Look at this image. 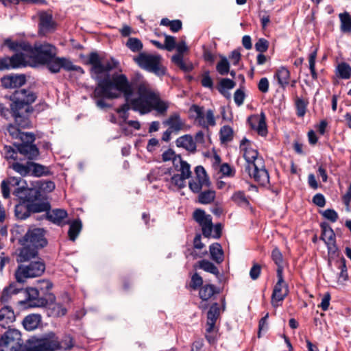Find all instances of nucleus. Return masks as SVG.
<instances>
[{"instance_id":"obj_13","label":"nucleus","mask_w":351,"mask_h":351,"mask_svg":"<svg viewBox=\"0 0 351 351\" xmlns=\"http://www.w3.org/2000/svg\"><path fill=\"white\" fill-rule=\"evenodd\" d=\"M277 277L278 282L274 286L271 295V304L274 306H278V302L282 301L289 293L287 285L283 279L282 269L280 267L277 269Z\"/></svg>"},{"instance_id":"obj_28","label":"nucleus","mask_w":351,"mask_h":351,"mask_svg":"<svg viewBox=\"0 0 351 351\" xmlns=\"http://www.w3.org/2000/svg\"><path fill=\"white\" fill-rule=\"evenodd\" d=\"M15 320L14 311L10 306H5L0 310V326L5 328L6 325Z\"/></svg>"},{"instance_id":"obj_46","label":"nucleus","mask_w":351,"mask_h":351,"mask_svg":"<svg viewBox=\"0 0 351 351\" xmlns=\"http://www.w3.org/2000/svg\"><path fill=\"white\" fill-rule=\"evenodd\" d=\"M181 158L180 155H176L172 149H168L162 154V160L163 162L172 161L173 167H178V159Z\"/></svg>"},{"instance_id":"obj_8","label":"nucleus","mask_w":351,"mask_h":351,"mask_svg":"<svg viewBox=\"0 0 351 351\" xmlns=\"http://www.w3.org/2000/svg\"><path fill=\"white\" fill-rule=\"evenodd\" d=\"M21 332L16 329H8L0 338L1 351H27Z\"/></svg>"},{"instance_id":"obj_55","label":"nucleus","mask_w":351,"mask_h":351,"mask_svg":"<svg viewBox=\"0 0 351 351\" xmlns=\"http://www.w3.org/2000/svg\"><path fill=\"white\" fill-rule=\"evenodd\" d=\"M236 86V83L228 78H223L219 82V91L223 95H225L226 90L232 89Z\"/></svg>"},{"instance_id":"obj_19","label":"nucleus","mask_w":351,"mask_h":351,"mask_svg":"<svg viewBox=\"0 0 351 351\" xmlns=\"http://www.w3.org/2000/svg\"><path fill=\"white\" fill-rule=\"evenodd\" d=\"M22 245L16 258L18 263L32 261V260L34 258H38V250L29 245L22 244Z\"/></svg>"},{"instance_id":"obj_39","label":"nucleus","mask_w":351,"mask_h":351,"mask_svg":"<svg viewBox=\"0 0 351 351\" xmlns=\"http://www.w3.org/2000/svg\"><path fill=\"white\" fill-rule=\"evenodd\" d=\"M199 267L206 272L214 274L216 277L219 276V271L218 268L208 260H202L198 262Z\"/></svg>"},{"instance_id":"obj_51","label":"nucleus","mask_w":351,"mask_h":351,"mask_svg":"<svg viewBox=\"0 0 351 351\" xmlns=\"http://www.w3.org/2000/svg\"><path fill=\"white\" fill-rule=\"evenodd\" d=\"M66 308L60 303H55L49 308V315L53 317L64 316L66 313Z\"/></svg>"},{"instance_id":"obj_5","label":"nucleus","mask_w":351,"mask_h":351,"mask_svg":"<svg viewBox=\"0 0 351 351\" xmlns=\"http://www.w3.org/2000/svg\"><path fill=\"white\" fill-rule=\"evenodd\" d=\"M133 60L140 68L157 76L161 77L166 75L167 69L162 65V58L160 55L140 53Z\"/></svg>"},{"instance_id":"obj_50","label":"nucleus","mask_w":351,"mask_h":351,"mask_svg":"<svg viewBox=\"0 0 351 351\" xmlns=\"http://www.w3.org/2000/svg\"><path fill=\"white\" fill-rule=\"evenodd\" d=\"M216 70L221 75H225L229 73L230 63L225 56L221 57V60L216 65Z\"/></svg>"},{"instance_id":"obj_63","label":"nucleus","mask_w":351,"mask_h":351,"mask_svg":"<svg viewBox=\"0 0 351 351\" xmlns=\"http://www.w3.org/2000/svg\"><path fill=\"white\" fill-rule=\"evenodd\" d=\"M7 132L9 135L14 139L19 138L20 135H21V132L20 129L14 125V124H9L7 127Z\"/></svg>"},{"instance_id":"obj_42","label":"nucleus","mask_w":351,"mask_h":351,"mask_svg":"<svg viewBox=\"0 0 351 351\" xmlns=\"http://www.w3.org/2000/svg\"><path fill=\"white\" fill-rule=\"evenodd\" d=\"M233 130L229 125H224L220 129L219 136L222 143L230 142L233 139Z\"/></svg>"},{"instance_id":"obj_32","label":"nucleus","mask_w":351,"mask_h":351,"mask_svg":"<svg viewBox=\"0 0 351 351\" xmlns=\"http://www.w3.org/2000/svg\"><path fill=\"white\" fill-rule=\"evenodd\" d=\"M321 239L324 241L326 245L329 243H333L336 241L335 234L332 228L329 225L326 223H322L321 225Z\"/></svg>"},{"instance_id":"obj_47","label":"nucleus","mask_w":351,"mask_h":351,"mask_svg":"<svg viewBox=\"0 0 351 351\" xmlns=\"http://www.w3.org/2000/svg\"><path fill=\"white\" fill-rule=\"evenodd\" d=\"M61 58V69H64L68 71H77L81 73H84L83 69L80 66L73 64V62L68 58Z\"/></svg>"},{"instance_id":"obj_33","label":"nucleus","mask_w":351,"mask_h":351,"mask_svg":"<svg viewBox=\"0 0 351 351\" xmlns=\"http://www.w3.org/2000/svg\"><path fill=\"white\" fill-rule=\"evenodd\" d=\"M210 254L211 258L217 263H221L223 261V252L221 245L218 243H215L210 246Z\"/></svg>"},{"instance_id":"obj_43","label":"nucleus","mask_w":351,"mask_h":351,"mask_svg":"<svg viewBox=\"0 0 351 351\" xmlns=\"http://www.w3.org/2000/svg\"><path fill=\"white\" fill-rule=\"evenodd\" d=\"M215 198V191L213 190H206L200 192L198 195V201L203 204H208L214 201Z\"/></svg>"},{"instance_id":"obj_56","label":"nucleus","mask_w":351,"mask_h":351,"mask_svg":"<svg viewBox=\"0 0 351 351\" xmlns=\"http://www.w3.org/2000/svg\"><path fill=\"white\" fill-rule=\"evenodd\" d=\"M126 46L133 52L140 51L143 49L142 42L136 38H130L126 43Z\"/></svg>"},{"instance_id":"obj_11","label":"nucleus","mask_w":351,"mask_h":351,"mask_svg":"<svg viewBox=\"0 0 351 351\" xmlns=\"http://www.w3.org/2000/svg\"><path fill=\"white\" fill-rule=\"evenodd\" d=\"M245 169L249 176L259 184L266 186L269 183V176L263 158H259L255 163L247 165Z\"/></svg>"},{"instance_id":"obj_15","label":"nucleus","mask_w":351,"mask_h":351,"mask_svg":"<svg viewBox=\"0 0 351 351\" xmlns=\"http://www.w3.org/2000/svg\"><path fill=\"white\" fill-rule=\"evenodd\" d=\"M194 220L201 226L202 234L209 238L213 230V221L210 215H207L204 210L197 208L193 214Z\"/></svg>"},{"instance_id":"obj_58","label":"nucleus","mask_w":351,"mask_h":351,"mask_svg":"<svg viewBox=\"0 0 351 351\" xmlns=\"http://www.w3.org/2000/svg\"><path fill=\"white\" fill-rule=\"evenodd\" d=\"M317 58V49L310 53L308 56V63H309V69L311 71V73L312 77L314 80L317 78V74L315 71V60Z\"/></svg>"},{"instance_id":"obj_37","label":"nucleus","mask_w":351,"mask_h":351,"mask_svg":"<svg viewBox=\"0 0 351 351\" xmlns=\"http://www.w3.org/2000/svg\"><path fill=\"white\" fill-rule=\"evenodd\" d=\"M30 163L31 161H27L25 164L16 161L10 167L21 176H27L30 173Z\"/></svg>"},{"instance_id":"obj_62","label":"nucleus","mask_w":351,"mask_h":351,"mask_svg":"<svg viewBox=\"0 0 351 351\" xmlns=\"http://www.w3.org/2000/svg\"><path fill=\"white\" fill-rule=\"evenodd\" d=\"M203 284V279L202 278L197 274L195 273L192 277H191V287L196 290L199 287H200Z\"/></svg>"},{"instance_id":"obj_23","label":"nucleus","mask_w":351,"mask_h":351,"mask_svg":"<svg viewBox=\"0 0 351 351\" xmlns=\"http://www.w3.org/2000/svg\"><path fill=\"white\" fill-rule=\"evenodd\" d=\"M19 284L20 285H19L15 282H12L5 287L0 294V301L2 302H6L12 298V295L23 293V284Z\"/></svg>"},{"instance_id":"obj_21","label":"nucleus","mask_w":351,"mask_h":351,"mask_svg":"<svg viewBox=\"0 0 351 351\" xmlns=\"http://www.w3.org/2000/svg\"><path fill=\"white\" fill-rule=\"evenodd\" d=\"M26 82L23 75H7L1 79V86L5 88H15L21 87Z\"/></svg>"},{"instance_id":"obj_59","label":"nucleus","mask_w":351,"mask_h":351,"mask_svg":"<svg viewBox=\"0 0 351 351\" xmlns=\"http://www.w3.org/2000/svg\"><path fill=\"white\" fill-rule=\"evenodd\" d=\"M271 258L272 260L275 262V263L278 265V269L280 267L283 270L282 268V262L283 258L281 252L278 248H274L271 252Z\"/></svg>"},{"instance_id":"obj_14","label":"nucleus","mask_w":351,"mask_h":351,"mask_svg":"<svg viewBox=\"0 0 351 351\" xmlns=\"http://www.w3.org/2000/svg\"><path fill=\"white\" fill-rule=\"evenodd\" d=\"M23 294L25 296V301H21L20 303L25 304L28 307H44L48 304V300L39 296V291L34 287L23 289Z\"/></svg>"},{"instance_id":"obj_52","label":"nucleus","mask_w":351,"mask_h":351,"mask_svg":"<svg viewBox=\"0 0 351 351\" xmlns=\"http://www.w3.org/2000/svg\"><path fill=\"white\" fill-rule=\"evenodd\" d=\"M308 102L301 97H296L295 100V106L296 108V114L300 117H303L306 114Z\"/></svg>"},{"instance_id":"obj_61","label":"nucleus","mask_w":351,"mask_h":351,"mask_svg":"<svg viewBox=\"0 0 351 351\" xmlns=\"http://www.w3.org/2000/svg\"><path fill=\"white\" fill-rule=\"evenodd\" d=\"M165 44L164 47L165 49L171 51L176 47V38L175 37L169 35H165Z\"/></svg>"},{"instance_id":"obj_64","label":"nucleus","mask_w":351,"mask_h":351,"mask_svg":"<svg viewBox=\"0 0 351 351\" xmlns=\"http://www.w3.org/2000/svg\"><path fill=\"white\" fill-rule=\"evenodd\" d=\"M322 215L324 218L330 221L331 222H335L338 219V214L333 209H326L322 212Z\"/></svg>"},{"instance_id":"obj_57","label":"nucleus","mask_w":351,"mask_h":351,"mask_svg":"<svg viewBox=\"0 0 351 351\" xmlns=\"http://www.w3.org/2000/svg\"><path fill=\"white\" fill-rule=\"evenodd\" d=\"M53 287V283L49 280H40L37 281V287L39 291H41L44 295H48V292Z\"/></svg>"},{"instance_id":"obj_36","label":"nucleus","mask_w":351,"mask_h":351,"mask_svg":"<svg viewBox=\"0 0 351 351\" xmlns=\"http://www.w3.org/2000/svg\"><path fill=\"white\" fill-rule=\"evenodd\" d=\"M178 167H174L175 169L180 171L182 177L189 179L191 177L192 171L191 170L190 165L185 160H182V157L178 159Z\"/></svg>"},{"instance_id":"obj_38","label":"nucleus","mask_w":351,"mask_h":351,"mask_svg":"<svg viewBox=\"0 0 351 351\" xmlns=\"http://www.w3.org/2000/svg\"><path fill=\"white\" fill-rule=\"evenodd\" d=\"M195 180L200 182L202 184L206 185V187H209L210 182L206 173L204 168L199 165L197 166L195 169Z\"/></svg>"},{"instance_id":"obj_49","label":"nucleus","mask_w":351,"mask_h":351,"mask_svg":"<svg viewBox=\"0 0 351 351\" xmlns=\"http://www.w3.org/2000/svg\"><path fill=\"white\" fill-rule=\"evenodd\" d=\"M48 69L53 73L60 72L61 69V58L58 57L51 58L48 62H45Z\"/></svg>"},{"instance_id":"obj_4","label":"nucleus","mask_w":351,"mask_h":351,"mask_svg":"<svg viewBox=\"0 0 351 351\" xmlns=\"http://www.w3.org/2000/svg\"><path fill=\"white\" fill-rule=\"evenodd\" d=\"M73 346V340L70 337L60 340L53 332L42 335L40 337H32L27 341V351H58L70 350Z\"/></svg>"},{"instance_id":"obj_34","label":"nucleus","mask_w":351,"mask_h":351,"mask_svg":"<svg viewBox=\"0 0 351 351\" xmlns=\"http://www.w3.org/2000/svg\"><path fill=\"white\" fill-rule=\"evenodd\" d=\"M189 112L191 113H195V115L193 117L195 121L198 122V124L203 127L204 125V117H205V110L204 108L202 106H199L196 104L192 105L189 108Z\"/></svg>"},{"instance_id":"obj_60","label":"nucleus","mask_w":351,"mask_h":351,"mask_svg":"<svg viewBox=\"0 0 351 351\" xmlns=\"http://www.w3.org/2000/svg\"><path fill=\"white\" fill-rule=\"evenodd\" d=\"M38 188L37 189L40 192H51L55 189V184L52 181L39 182L38 183Z\"/></svg>"},{"instance_id":"obj_54","label":"nucleus","mask_w":351,"mask_h":351,"mask_svg":"<svg viewBox=\"0 0 351 351\" xmlns=\"http://www.w3.org/2000/svg\"><path fill=\"white\" fill-rule=\"evenodd\" d=\"M339 76L342 79H349L351 77V66L347 63H341L337 66Z\"/></svg>"},{"instance_id":"obj_31","label":"nucleus","mask_w":351,"mask_h":351,"mask_svg":"<svg viewBox=\"0 0 351 351\" xmlns=\"http://www.w3.org/2000/svg\"><path fill=\"white\" fill-rule=\"evenodd\" d=\"M275 77L277 79L279 85L285 88L289 84L290 72L287 68L281 66L276 71Z\"/></svg>"},{"instance_id":"obj_29","label":"nucleus","mask_w":351,"mask_h":351,"mask_svg":"<svg viewBox=\"0 0 351 351\" xmlns=\"http://www.w3.org/2000/svg\"><path fill=\"white\" fill-rule=\"evenodd\" d=\"M176 144L177 147L184 148L191 152H194L196 150L195 142L189 134H185L178 138Z\"/></svg>"},{"instance_id":"obj_53","label":"nucleus","mask_w":351,"mask_h":351,"mask_svg":"<svg viewBox=\"0 0 351 351\" xmlns=\"http://www.w3.org/2000/svg\"><path fill=\"white\" fill-rule=\"evenodd\" d=\"M216 125V118L214 112L211 109H208L205 112L204 125L203 128L208 131L210 126L215 127Z\"/></svg>"},{"instance_id":"obj_20","label":"nucleus","mask_w":351,"mask_h":351,"mask_svg":"<svg viewBox=\"0 0 351 351\" xmlns=\"http://www.w3.org/2000/svg\"><path fill=\"white\" fill-rule=\"evenodd\" d=\"M39 33L43 35L55 29V22L52 15L47 12H42L39 16Z\"/></svg>"},{"instance_id":"obj_6","label":"nucleus","mask_w":351,"mask_h":351,"mask_svg":"<svg viewBox=\"0 0 351 351\" xmlns=\"http://www.w3.org/2000/svg\"><path fill=\"white\" fill-rule=\"evenodd\" d=\"M27 53L32 65L45 64V62L56 55V48L48 43H36L34 46L29 44Z\"/></svg>"},{"instance_id":"obj_25","label":"nucleus","mask_w":351,"mask_h":351,"mask_svg":"<svg viewBox=\"0 0 351 351\" xmlns=\"http://www.w3.org/2000/svg\"><path fill=\"white\" fill-rule=\"evenodd\" d=\"M220 309L217 303H214L209 308L207 313L206 331L211 332L215 327L216 321L219 316Z\"/></svg>"},{"instance_id":"obj_1","label":"nucleus","mask_w":351,"mask_h":351,"mask_svg":"<svg viewBox=\"0 0 351 351\" xmlns=\"http://www.w3.org/2000/svg\"><path fill=\"white\" fill-rule=\"evenodd\" d=\"M37 98V95L30 89H19L10 96V108L0 104V114L6 119L13 117L15 123L21 128L31 127L29 116L33 112L30 106Z\"/></svg>"},{"instance_id":"obj_41","label":"nucleus","mask_w":351,"mask_h":351,"mask_svg":"<svg viewBox=\"0 0 351 351\" xmlns=\"http://www.w3.org/2000/svg\"><path fill=\"white\" fill-rule=\"evenodd\" d=\"M341 22V30L343 32H351V16L347 12L341 13L339 15Z\"/></svg>"},{"instance_id":"obj_3","label":"nucleus","mask_w":351,"mask_h":351,"mask_svg":"<svg viewBox=\"0 0 351 351\" xmlns=\"http://www.w3.org/2000/svg\"><path fill=\"white\" fill-rule=\"evenodd\" d=\"M138 97L132 98L130 105L132 110L145 114L155 110L160 114H165L169 108V103L160 97V94L155 91L149 84L145 81L141 82L136 86Z\"/></svg>"},{"instance_id":"obj_18","label":"nucleus","mask_w":351,"mask_h":351,"mask_svg":"<svg viewBox=\"0 0 351 351\" xmlns=\"http://www.w3.org/2000/svg\"><path fill=\"white\" fill-rule=\"evenodd\" d=\"M248 121L252 129L256 130L259 135L265 136L267 134L266 117L265 113L261 112L259 116H252L248 119Z\"/></svg>"},{"instance_id":"obj_10","label":"nucleus","mask_w":351,"mask_h":351,"mask_svg":"<svg viewBox=\"0 0 351 351\" xmlns=\"http://www.w3.org/2000/svg\"><path fill=\"white\" fill-rule=\"evenodd\" d=\"M26 199L29 203V209L33 213H47L51 208L45 195L36 188L29 189Z\"/></svg>"},{"instance_id":"obj_35","label":"nucleus","mask_w":351,"mask_h":351,"mask_svg":"<svg viewBox=\"0 0 351 351\" xmlns=\"http://www.w3.org/2000/svg\"><path fill=\"white\" fill-rule=\"evenodd\" d=\"M49 173V169L46 166L31 161L29 173L30 176L34 177H41L48 175Z\"/></svg>"},{"instance_id":"obj_17","label":"nucleus","mask_w":351,"mask_h":351,"mask_svg":"<svg viewBox=\"0 0 351 351\" xmlns=\"http://www.w3.org/2000/svg\"><path fill=\"white\" fill-rule=\"evenodd\" d=\"M163 124L167 125L168 128L173 131L175 134H178L181 131L187 130L186 121L181 118L178 112L171 114L167 119L163 121Z\"/></svg>"},{"instance_id":"obj_40","label":"nucleus","mask_w":351,"mask_h":351,"mask_svg":"<svg viewBox=\"0 0 351 351\" xmlns=\"http://www.w3.org/2000/svg\"><path fill=\"white\" fill-rule=\"evenodd\" d=\"M15 216L19 219H25L29 217L32 213L29 209V203L26 204H19L15 207Z\"/></svg>"},{"instance_id":"obj_48","label":"nucleus","mask_w":351,"mask_h":351,"mask_svg":"<svg viewBox=\"0 0 351 351\" xmlns=\"http://www.w3.org/2000/svg\"><path fill=\"white\" fill-rule=\"evenodd\" d=\"M232 201L236 203L238 206L241 207H247L250 205V202L245 194L242 191H237L232 196Z\"/></svg>"},{"instance_id":"obj_27","label":"nucleus","mask_w":351,"mask_h":351,"mask_svg":"<svg viewBox=\"0 0 351 351\" xmlns=\"http://www.w3.org/2000/svg\"><path fill=\"white\" fill-rule=\"evenodd\" d=\"M41 315L40 314H30L27 315L23 320V327L26 330L32 331L36 329L41 323Z\"/></svg>"},{"instance_id":"obj_45","label":"nucleus","mask_w":351,"mask_h":351,"mask_svg":"<svg viewBox=\"0 0 351 351\" xmlns=\"http://www.w3.org/2000/svg\"><path fill=\"white\" fill-rule=\"evenodd\" d=\"M82 229V223L80 220H75L70 224L68 234L69 239L74 241L77 237Z\"/></svg>"},{"instance_id":"obj_30","label":"nucleus","mask_w":351,"mask_h":351,"mask_svg":"<svg viewBox=\"0 0 351 351\" xmlns=\"http://www.w3.org/2000/svg\"><path fill=\"white\" fill-rule=\"evenodd\" d=\"M4 45L7 46L11 51L18 52L26 51L29 49V43L25 41H13L10 38L4 40Z\"/></svg>"},{"instance_id":"obj_7","label":"nucleus","mask_w":351,"mask_h":351,"mask_svg":"<svg viewBox=\"0 0 351 351\" xmlns=\"http://www.w3.org/2000/svg\"><path fill=\"white\" fill-rule=\"evenodd\" d=\"M45 271V264L40 258L28 264L19 265L15 271L16 282L23 284L27 278L40 276Z\"/></svg>"},{"instance_id":"obj_22","label":"nucleus","mask_w":351,"mask_h":351,"mask_svg":"<svg viewBox=\"0 0 351 351\" xmlns=\"http://www.w3.org/2000/svg\"><path fill=\"white\" fill-rule=\"evenodd\" d=\"M12 69L32 65L30 57L26 51L18 52L10 57Z\"/></svg>"},{"instance_id":"obj_12","label":"nucleus","mask_w":351,"mask_h":351,"mask_svg":"<svg viewBox=\"0 0 351 351\" xmlns=\"http://www.w3.org/2000/svg\"><path fill=\"white\" fill-rule=\"evenodd\" d=\"M21 244L29 245L37 250L47 245V241L45 237L44 230L41 228L29 229L21 240Z\"/></svg>"},{"instance_id":"obj_24","label":"nucleus","mask_w":351,"mask_h":351,"mask_svg":"<svg viewBox=\"0 0 351 351\" xmlns=\"http://www.w3.org/2000/svg\"><path fill=\"white\" fill-rule=\"evenodd\" d=\"M17 150L29 160L36 159L39 155V149L34 144L21 143L17 146Z\"/></svg>"},{"instance_id":"obj_26","label":"nucleus","mask_w":351,"mask_h":351,"mask_svg":"<svg viewBox=\"0 0 351 351\" xmlns=\"http://www.w3.org/2000/svg\"><path fill=\"white\" fill-rule=\"evenodd\" d=\"M67 213L64 209H53L47 213V218L52 223L60 226L63 221L67 217Z\"/></svg>"},{"instance_id":"obj_16","label":"nucleus","mask_w":351,"mask_h":351,"mask_svg":"<svg viewBox=\"0 0 351 351\" xmlns=\"http://www.w3.org/2000/svg\"><path fill=\"white\" fill-rule=\"evenodd\" d=\"M240 149L247 165L256 162L260 158L258 157V151L253 147L252 143L246 138H243L240 143Z\"/></svg>"},{"instance_id":"obj_44","label":"nucleus","mask_w":351,"mask_h":351,"mask_svg":"<svg viewBox=\"0 0 351 351\" xmlns=\"http://www.w3.org/2000/svg\"><path fill=\"white\" fill-rule=\"evenodd\" d=\"M215 293V287L212 285H206L199 289V295L202 300H209Z\"/></svg>"},{"instance_id":"obj_9","label":"nucleus","mask_w":351,"mask_h":351,"mask_svg":"<svg viewBox=\"0 0 351 351\" xmlns=\"http://www.w3.org/2000/svg\"><path fill=\"white\" fill-rule=\"evenodd\" d=\"M86 63L91 65V75L96 79H99L101 74L109 72L116 69L119 65V62L113 58H112L109 62L103 64L101 57L97 52H91L88 56Z\"/></svg>"},{"instance_id":"obj_2","label":"nucleus","mask_w":351,"mask_h":351,"mask_svg":"<svg viewBox=\"0 0 351 351\" xmlns=\"http://www.w3.org/2000/svg\"><path fill=\"white\" fill-rule=\"evenodd\" d=\"M121 95L125 101L130 104L133 89L127 77L123 74L114 75L112 79L107 77L99 80L93 92L96 105L101 109L110 107L104 99H114L119 98Z\"/></svg>"}]
</instances>
